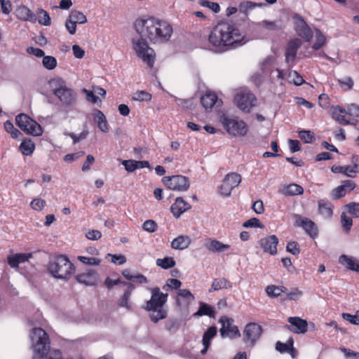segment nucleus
I'll use <instances>...</instances> for the list:
<instances>
[{
  "label": "nucleus",
  "instance_id": "nucleus-30",
  "mask_svg": "<svg viewBox=\"0 0 359 359\" xmlns=\"http://www.w3.org/2000/svg\"><path fill=\"white\" fill-rule=\"evenodd\" d=\"M318 212L325 218H330L333 215V205L327 200L320 199L318 201Z\"/></svg>",
  "mask_w": 359,
  "mask_h": 359
},
{
  "label": "nucleus",
  "instance_id": "nucleus-35",
  "mask_svg": "<svg viewBox=\"0 0 359 359\" xmlns=\"http://www.w3.org/2000/svg\"><path fill=\"white\" fill-rule=\"evenodd\" d=\"M19 149L23 155L30 156L35 149V144L31 140H24L21 142Z\"/></svg>",
  "mask_w": 359,
  "mask_h": 359
},
{
  "label": "nucleus",
  "instance_id": "nucleus-60",
  "mask_svg": "<svg viewBox=\"0 0 359 359\" xmlns=\"http://www.w3.org/2000/svg\"><path fill=\"white\" fill-rule=\"evenodd\" d=\"M346 209L349 214L359 217V203H350L346 205Z\"/></svg>",
  "mask_w": 359,
  "mask_h": 359
},
{
  "label": "nucleus",
  "instance_id": "nucleus-3",
  "mask_svg": "<svg viewBox=\"0 0 359 359\" xmlns=\"http://www.w3.org/2000/svg\"><path fill=\"white\" fill-rule=\"evenodd\" d=\"M30 339L33 349L32 359H63L60 350L50 348V339L43 329L33 328L30 332Z\"/></svg>",
  "mask_w": 359,
  "mask_h": 359
},
{
  "label": "nucleus",
  "instance_id": "nucleus-19",
  "mask_svg": "<svg viewBox=\"0 0 359 359\" xmlns=\"http://www.w3.org/2000/svg\"><path fill=\"white\" fill-rule=\"evenodd\" d=\"M76 279L86 285H95L98 281V274L95 270H89L86 273L78 274Z\"/></svg>",
  "mask_w": 359,
  "mask_h": 359
},
{
  "label": "nucleus",
  "instance_id": "nucleus-1",
  "mask_svg": "<svg viewBox=\"0 0 359 359\" xmlns=\"http://www.w3.org/2000/svg\"><path fill=\"white\" fill-rule=\"evenodd\" d=\"M134 29L140 36L133 40V47L138 57L147 63L149 68L154 65L156 53L147 41L152 44L166 43L170 39L173 29L170 22L154 16L138 18L134 22Z\"/></svg>",
  "mask_w": 359,
  "mask_h": 359
},
{
  "label": "nucleus",
  "instance_id": "nucleus-21",
  "mask_svg": "<svg viewBox=\"0 0 359 359\" xmlns=\"http://www.w3.org/2000/svg\"><path fill=\"white\" fill-rule=\"evenodd\" d=\"M205 247L213 253H219L224 252L230 248V245L228 244H224L222 242L216 240L209 238L204 244Z\"/></svg>",
  "mask_w": 359,
  "mask_h": 359
},
{
  "label": "nucleus",
  "instance_id": "nucleus-47",
  "mask_svg": "<svg viewBox=\"0 0 359 359\" xmlns=\"http://www.w3.org/2000/svg\"><path fill=\"white\" fill-rule=\"evenodd\" d=\"M4 128L6 132L10 133L11 137L13 139H17L20 135V132L19 131V130L15 128L13 123L10 121H6L4 123Z\"/></svg>",
  "mask_w": 359,
  "mask_h": 359
},
{
  "label": "nucleus",
  "instance_id": "nucleus-38",
  "mask_svg": "<svg viewBox=\"0 0 359 359\" xmlns=\"http://www.w3.org/2000/svg\"><path fill=\"white\" fill-rule=\"evenodd\" d=\"M303 193V187L297 184H290L287 185L285 189V194L287 196L300 195Z\"/></svg>",
  "mask_w": 359,
  "mask_h": 359
},
{
  "label": "nucleus",
  "instance_id": "nucleus-46",
  "mask_svg": "<svg viewBox=\"0 0 359 359\" xmlns=\"http://www.w3.org/2000/svg\"><path fill=\"white\" fill-rule=\"evenodd\" d=\"M42 63L43 67L48 70L54 69L57 64L55 57L49 55L43 56Z\"/></svg>",
  "mask_w": 359,
  "mask_h": 359
},
{
  "label": "nucleus",
  "instance_id": "nucleus-2",
  "mask_svg": "<svg viewBox=\"0 0 359 359\" xmlns=\"http://www.w3.org/2000/svg\"><path fill=\"white\" fill-rule=\"evenodd\" d=\"M245 36L236 25L222 21L213 26L208 35V42L219 51L232 50L243 45Z\"/></svg>",
  "mask_w": 359,
  "mask_h": 359
},
{
  "label": "nucleus",
  "instance_id": "nucleus-11",
  "mask_svg": "<svg viewBox=\"0 0 359 359\" xmlns=\"http://www.w3.org/2000/svg\"><path fill=\"white\" fill-rule=\"evenodd\" d=\"M219 323L222 324L219 331L222 337H228L235 339L241 337L238 327L233 325V320L232 318L227 316H222L219 320Z\"/></svg>",
  "mask_w": 359,
  "mask_h": 359
},
{
  "label": "nucleus",
  "instance_id": "nucleus-48",
  "mask_svg": "<svg viewBox=\"0 0 359 359\" xmlns=\"http://www.w3.org/2000/svg\"><path fill=\"white\" fill-rule=\"evenodd\" d=\"M262 25L264 28L270 31H276L281 29L280 21L263 20Z\"/></svg>",
  "mask_w": 359,
  "mask_h": 359
},
{
  "label": "nucleus",
  "instance_id": "nucleus-29",
  "mask_svg": "<svg viewBox=\"0 0 359 359\" xmlns=\"http://www.w3.org/2000/svg\"><path fill=\"white\" fill-rule=\"evenodd\" d=\"M339 262L345 265L346 267L351 271H355L359 273V260L348 255H341L339 257Z\"/></svg>",
  "mask_w": 359,
  "mask_h": 359
},
{
  "label": "nucleus",
  "instance_id": "nucleus-14",
  "mask_svg": "<svg viewBox=\"0 0 359 359\" xmlns=\"http://www.w3.org/2000/svg\"><path fill=\"white\" fill-rule=\"evenodd\" d=\"M278 241V238L276 235H271L260 239L259 245L264 252L268 253L270 255H275L277 254Z\"/></svg>",
  "mask_w": 359,
  "mask_h": 359
},
{
  "label": "nucleus",
  "instance_id": "nucleus-25",
  "mask_svg": "<svg viewBox=\"0 0 359 359\" xmlns=\"http://www.w3.org/2000/svg\"><path fill=\"white\" fill-rule=\"evenodd\" d=\"M332 115L334 120L343 125H348L351 120L347 119L346 109L340 106H335L332 108Z\"/></svg>",
  "mask_w": 359,
  "mask_h": 359
},
{
  "label": "nucleus",
  "instance_id": "nucleus-18",
  "mask_svg": "<svg viewBox=\"0 0 359 359\" xmlns=\"http://www.w3.org/2000/svg\"><path fill=\"white\" fill-rule=\"evenodd\" d=\"M190 208V204L185 201L183 198L177 197L175 203L171 205L170 211L175 217L179 218L182 214Z\"/></svg>",
  "mask_w": 359,
  "mask_h": 359
},
{
  "label": "nucleus",
  "instance_id": "nucleus-8",
  "mask_svg": "<svg viewBox=\"0 0 359 359\" xmlns=\"http://www.w3.org/2000/svg\"><path fill=\"white\" fill-rule=\"evenodd\" d=\"M162 183L168 189L177 191H187L190 187L189 179L182 175L165 176L162 178Z\"/></svg>",
  "mask_w": 359,
  "mask_h": 359
},
{
  "label": "nucleus",
  "instance_id": "nucleus-20",
  "mask_svg": "<svg viewBox=\"0 0 359 359\" xmlns=\"http://www.w3.org/2000/svg\"><path fill=\"white\" fill-rule=\"evenodd\" d=\"M295 30L297 34L306 41H310L313 38V33L311 29L303 19L297 23Z\"/></svg>",
  "mask_w": 359,
  "mask_h": 359
},
{
  "label": "nucleus",
  "instance_id": "nucleus-39",
  "mask_svg": "<svg viewBox=\"0 0 359 359\" xmlns=\"http://www.w3.org/2000/svg\"><path fill=\"white\" fill-rule=\"evenodd\" d=\"M124 285H128V289L125 291L123 297L120 302V306L123 307H126L127 309H130V305L128 304V301L130 297L131 290L134 288V285L131 283H128L127 282H123Z\"/></svg>",
  "mask_w": 359,
  "mask_h": 359
},
{
  "label": "nucleus",
  "instance_id": "nucleus-12",
  "mask_svg": "<svg viewBox=\"0 0 359 359\" xmlns=\"http://www.w3.org/2000/svg\"><path fill=\"white\" fill-rule=\"evenodd\" d=\"M256 97L252 93H242L237 94L234 97L236 106L243 111L249 112L255 106Z\"/></svg>",
  "mask_w": 359,
  "mask_h": 359
},
{
  "label": "nucleus",
  "instance_id": "nucleus-64",
  "mask_svg": "<svg viewBox=\"0 0 359 359\" xmlns=\"http://www.w3.org/2000/svg\"><path fill=\"white\" fill-rule=\"evenodd\" d=\"M65 27L72 35L74 34L76 31V23L74 20H72L69 16L65 22Z\"/></svg>",
  "mask_w": 359,
  "mask_h": 359
},
{
  "label": "nucleus",
  "instance_id": "nucleus-37",
  "mask_svg": "<svg viewBox=\"0 0 359 359\" xmlns=\"http://www.w3.org/2000/svg\"><path fill=\"white\" fill-rule=\"evenodd\" d=\"M152 95L146 90H137L133 95L132 100L138 102H150Z\"/></svg>",
  "mask_w": 359,
  "mask_h": 359
},
{
  "label": "nucleus",
  "instance_id": "nucleus-7",
  "mask_svg": "<svg viewBox=\"0 0 359 359\" xmlns=\"http://www.w3.org/2000/svg\"><path fill=\"white\" fill-rule=\"evenodd\" d=\"M219 121L226 132L235 137H244L248 132V128L245 122L238 117H229L222 114L219 117Z\"/></svg>",
  "mask_w": 359,
  "mask_h": 359
},
{
  "label": "nucleus",
  "instance_id": "nucleus-59",
  "mask_svg": "<svg viewBox=\"0 0 359 359\" xmlns=\"http://www.w3.org/2000/svg\"><path fill=\"white\" fill-rule=\"evenodd\" d=\"M289 77L292 79L293 83L297 86H299L305 82L303 77L297 71L290 72Z\"/></svg>",
  "mask_w": 359,
  "mask_h": 359
},
{
  "label": "nucleus",
  "instance_id": "nucleus-44",
  "mask_svg": "<svg viewBox=\"0 0 359 359\" xmlns=\"http://www.w3.org/2000/svg\"><path fill=\"white\" fill-rule=\"evenodd\" d=\"M69 16L72 20H74L76 24H84L87 22L86 16L81 11L76 10L72 11Z\"/></svg>",
  "mask_w": 359,
  "mask_h": 359
},
{
  "label": "nucleus",
  "instance_id": "nucleus-24",
  "mask_svg": "<svg viewBox=\"0 0 359 359\" xmlns=\"http://www.w3.org/2000/svg\"><path fill=\"white\" fill-rule=\"evenodd\" d=\"M16 16L23 21L34 22L36 20V15L25 6H20L17 8Z\"/></svg>",
  "mask_w": 359,
  "mask_h": 359
},
{
  "label": "nucleus",
  "instance_id": "nucleus-55",
  "mask_svg": "<svg viewBox=\"0 0 359 359\" xmlns=\"http://www.w3.org/2000/svg\"><path fill=\"white\" fill-rule=\"evenodd\" d=\"M243 226L245 228H252V227H258V228H264L263 224L261 223L260 220L256 217H252L246 222H245L243 224Z\"/></svg>",
  "mask_w": 359,
  "mask_h": 359
},
{
  "label": "nucleus",
  "instance_id": "nucleus-42",
  "mask_svg": "<svg viewBox=\"0 0 359 359\" xmlns=\"http://www.w3.org/2000/svg\"><path fill=\"white\" fill-rule=\"evenodd\" d=\"M38 22L39 24L45 26H49L51 20L49 14L45 10L41 8L37 12Z\"/></svg>",
  "mask_w": 359,
  "mask_h": 359
},
{
  "label": "nucleus",
  "instance_id": "nucleus-16",
  "mask_svg": "<svg viewBox=\"0 0 359 359\" xmlns=\"http://www.w3.org/2000/svg\"><path fill=\"white\" fill-rule=\"evenodd\" d=\"M355 187V183L351 180H345L342 184L334 188L330 194L334 200L339 199L346 196L348 192L353 191Z\"/></svg>",
  "mask_w": 359,
  "mask_h": 359
},
{
  "label": "nucleus",
  "instance_id": "nucleus-6",
  "mask_svg": "<svg viewBox=\"0 0 359 359\" xmlns=\"http://www.w3.org/2000/svg\"><path fill=\"white\" fill-rule=\"evenodd\" d=\"M48 271L57 278L69 279L74 273L75 267L67 256L61 255L49 263Z\"/></svg>",
  "mask_w": 359,
  "mask_h": 359
},
{
  "label": "nucleus",
  "instance_id": "nucleus-9",
  "mask_svg": "<svg viewBox=\"0 0 359 359\" xmlns=\"http://www.w3.org/2000/svg\"><path fill=\"white\" fill-rule=\"evenodd\" d=\"M241 182V175L236 172L227 174L222 180V184L219 188V192L221 195L229 196L235 187H238Z\"/></svg>",
  "mask_w": 359,
  "mask_h": 359
},
{
  "label": "nucleus",
  "instance_id": "nucleus-22",
  "mask_svg": "<svg viewBox=\"0 0 359 359\" xmlns=\"http://www.w3.org/2000/svg\"><path fill=\"white\" fill-rule=\"evenodd\" d=\"M217 329L215 326H210L204 332L202 339V344L203 348L201 351V354L204 355L207 353L210 344L211 340L217 335Z\"/></svg>",
  "mask_w": 359,
  "mask_h": 359
},
{
  "label": "nucleus",
  "instance_id": "nucleus-56",
  "mask_svg": "<svg viewBox=\"0 0 359 359\" xmlns=\"http://www.w3.org/2000/svg\"><path fill=\"white\" fill-rule=\"evenodd\" d=\"M341 222L346 231H348L353 225L352 218L348 217L344 212L341 215Z\"/></svg>",
  "mask_w": 359,
  "mask_h": 359
},
{
  "label": "nucleus",
  "instance_id": "nucleus-62",
  "mask_svg": "<svg viewBox=\"0 0 359 359\" xmlns=\"http://www.w3.org/2000/svg\"><path fill=\"white\" fill-rule=\"evenodd\" d=\"M122 165L128 172H133L137 169V163L135 160H124L122 161Z\"/></svg>",
  "mask_w": 359,
  "mask_h": 359
},
{
  "label": "nucleus",
  "instance_id": "nucleus-17",
  "mask_svg": "<svg viewBox=\"0 0 359 359\" xmlns=\"http://www.w3.org/2000/svg\"><path fill=\"white\" fill-rule=\"evenodd\" d=\"M302 42L299 39H294L290 41L285 48V62L287 64H292L294 62L297 50L299 48Z\"/></svg>",
  "mask_w": 359,
  "mask_h": 359
},
{
  "label": "nucleus",
  "instance_id": "nucleus-58",
  "mask_svg": "<svg viewBox=\"0 0 359 359\" xmlns=\"http://www.w3.org/2000/svg\"><path fill=\"white\" fill-rule=\"evenodd\" d=\"M82 92L86 95L87 101L92 104H97L98 102H101L100 98L95 95L93 91L83 88Z\"/></svg>",
  "mask_w": 359,
  "mask_h": 359
},
{
  "label": "nucleus",
  "instance_id": "nucleus-43",
  "mask_svg": "<svg viewBox=\"0 0 359 359\" xmlns=\"http://www.w3.org/2000/svg\"><path fill=\"white\" fill-rule=\"evenodd\" d=\"M326 41L325 36L319 29L316 30V41L312 46V48L315 50H319L325 44Z\"/></svg>",
  "mask_w": 359,
  "mask_h": 359
},
{
  "label": "nucleus",
  "instance_id": "nucleus-54",
  "mask_svg": "<svg viewBox=\"0 0 359 359\" xmlns=\"http://www.w3.org/2000/svg\"><path fill=\"white\" fill-rule=\"evenodd\" d=\"M142 229L149 233L155 232L158 229V225L154 220H146L142 224Z\"/></svg>",
  "mask_w": 359,
  "mask_h": 359
},
{
  "label": "nucleus",
  "instance_id": "nucleus-34",
  "mask_svg": "<svg viewBox=\"0 0 359 359\" xmlns=\"http://www.w3.org/2000/svg\"><path fill=\"white\" fill-rule=\"evenodd\" d=\"M26 133L31 134L34 136H40L43 133L41 126L34 120L31 119L27 124V127L23 130Z\"/></svg>",
  "mask_w": 359,
  "mask_h": 359
},
{
  "label": "nucleus",
  "instance_id": "nucleus-10",
  "mask_svg": "<svg viewBox=\"0 0 359 359\" xmlns=\"http://www.w3.org/2000/svg\"><path fill=\"white\" fill-rule=\"evenodd\" d=\"M263 330L261 325L256 323H248L243 330V341L253 346L256 341L259 339Z\"/></svg>",
  "mask_w": 359,
  "mask_h": 359
},
{
  "label": "nucleus",
  "instance_id": "nucleus-51",
  "mask_svg": "<svg viewBox=\"0 0 359 359\" xmlns=\"http://www.w3.org/2000/svg\"><path fill=\"white\" fill-rule=\"evenodd\" d=\"M342 318L353 325H359V311H357L354 315L348 313H343Z\"/></svg>",
  "mask_w": 359,
  "mask_h": 359
},
{
  "label": "nucleus",
  "instance_id": "nucleus-61",
  "mask_svg": "<svg viewBox=\"0 0 359 359\" xmlns=\"http://www.w3.org/2000/svg\"><path fill=\"white\" fill-rule=\"evenodd\" d=\"M78 259L82 263L88 265H99L100 264V260L95 257L79 256Z\"/></svg>",
  "mask_w": 359,
  "mask_h": 359
},
{
  "label": "nucleus",
  "instance_id": "nucleus-33",
  "mask_svg": "<svg viewBox=\"0 0 359 359\" xmlns=\"http://www.w3.org/2000/svg\"><path fill=\"white\" fill-rule=\"evenodd\" d=\"M232 287V284L225 278H215L212 281L211 289L209 292L219 290L221 289H229Z\"/></svg>",
  "mask_w": 359,
  "mask_h": 359
},
{
  "label": "nucleus",
  "instance_id": "nucleus-31",
  "mask_svg": "<svg viewBox=\"0 0 359 359\" xmlns=\"http://www.w3.org/2000/svg\"><path fill=\"white\" fill-rule=\"evenodd\" d=\"M191 243V239L187 236H179L171 243V247L175 250H184L189 247Z\"/></svg>",
  "mask_w": 359,
  "mask_h": 359
},
{
  "label": "nucleus",
  "instance_id": "nucleus-49",
  "mask_svg": "<svg viewBox=\"0 0 359 359\" xmlns=\"http://www.w3.org/2000/svg\"><path fill=\"white\" fill-rule=\"evenodd\" d=\"M299 137L305 143H312L315 140L313 132L310 130H302L299 133Z\"/></svg>",
  "mask_w": 359,
  "mask_h": 359
},
{
  "label": "nucleus",
  "instance_id": "nucleus-26",
  "mask_svg": "<svg viewBox=\"0 0 359 359\" xmlns=\"http://www.w3.org/2000/svg\"><path fill=\"white\" fill-rule=\"evenodd\" d=\"M346 114V118L351 120L350 124L355 125L359 129V119H356L359 117V107L354 104H351L347 107ZM357 141L358 144L359 145V136L358 137Z\"/></svg>",
  "mask_w": 359,
  "mask_h": 359
},
{
  "label": "nucleus",
  "instance_id": "nucleus-32",
  "mask_svg": "<svg viewBox=\"0 0 359 359\" xmlns=\"http://www.w3.org/2000/svg\"><path fill=\"white\" fill-rule=\"evenodd\" d=\"M199 305V309L194 313V316H207L210 318H215V310L213 306L204 302H200Z\"/></svg>",
  "mask_w": 359,
  "mask_h": 359
},
{
  "label": "nucleus",
  "instance_id": "nucleus-40",
  "mask_svg": "<svg viewBox=\"0 0 359 359\" xmlns=\"http://www.w3.org/2000/svg\"><path fill=\"white\" fill-rule=\"evenodd\" d=\"M294 341L292 338H290L287 343H282L280 341H278L276 345V348L280 353H287L290 351H292L293 348Z\"/></svg>",
  "mask_w": 359,
  "mask_h": 359
},
{
  "label": "nucleus",
  "instance_id": "nucleus-36",
  "mask_svg": "<svg viewBox=\"0 0 359 359\" xmlns=\"http://www.w3.org/2000/svg\"><path fill=\"white\" fill-rule=\"evenodd\" d=\"M287 289L284 286H277L274 285H268L266 287V292L271 297H278L282 293L286 292Z\"/></svg>",
  "mask_w": 359,
  "mask_h": 359
},
{
  "label": "nucleus",
  "instance_id": "nucleus-63",
  "mask_svg": "<svg viewBox=\"0 0 359 359\" xmlns=\"http://www.w3.org/2000/svg\"><path fill=\"white\" fill-rule=\"evenodd\" d=\"M84 155L85 152L82 151L74 154H68L64 156V161L67 163H71L81 157H83Z\"/></svg>",
  "mask_w": 359,
  "mask_h": 359
},
{
  "label": "nucleus",
  "instance_id": "nucleus-4",
  "mask_svg": "<svg viewBox=\"0 0 359 359\" xmlns=\"http://www.w3.org/2000/svg\"><path fill=\"white\" fill-rule=\"evenodd\" d=\"M151 299L147 301L144 309L147 311H154L149 317L151 320L157 323L159 320L165 319L168 316V312L163 309L164 304L168 301V294L161 292L158 287L151 288Z\"/></svg>",
  "mask_w": 359,
  "mask_h": 359
},
{
  "label": "nucleus",
  "instance_id": "nucleus-15",
  "mask_svg": "<svg viewBox=\"0 0 359 359\" xmlns=\"http://www.w3.org/2000/svg\"><path fill=\"white\" fill-rule=\"evenodd\" d=\"M287 322L290 325H285V329L296 334H304L307 332L308 323L306 320L299 317H290Z\"/></svg>",
  "mask_w": 359,
  "mask_h": 359
},
{
  "label": "nucleus",
  "instance_id": "nucleus-41",
  "mask_svg": "<svg viewBox=\"0 0 359 359\" xmlns=\"http://www.w3.org/2000/svg\"><path fill=\"white\" fill-rule=\"evenodd\" d=\"M156 265L161 266L162 269H168L175 265V261L172 257H167L163 259H157Z\"/></svg>",
  "mask_w": 359,
  "mask_h": 359
},
{
  "label": "nucleus",
  "instance_id": "nucleus-52",
  "mask_svg": "<svg viewBox=\"0 0 359 359\" xmlns=\"http://www.w3.org/2000/svg\"><path fill=\"white\" fill-rule=\"evenodd\" d=\"M46 201L40 198L33 199L30 203L31 208L36 211L42 210L46 206Z\"/></svg>",
  "mask_w": 359,
  "mask_h": 359
},
{
  "label": "nucleus",
  "instance_id": "nucleus-53",
  "mask_svg": "<svg viewBox=\"0 0 359 359\" xmlns=\"http://www.w3.org/2000/svg\"><path fill=\"white\" fill-rule=\"evenodd\" d=\"M177 295L184 299L187 304L191 303L195 299L194 295L187 289H179Z\"/></svg>",
  "mask_w": 359,
  "mask_h": 359
},
{
  "label": "nucleus",
  "instance_id": "nucleus-23",
  "mask_svg": "<svg viewBox=\"0 0 359 359\" xmlns=\"http://www.w3.org/2000/svg\"><path fill=\"white\" fill-rule=\"evenodd\" d=\"M201 103L205 110H211L214 105L222 103L218 100L217 95L215 93L206 92L201 97Z\"/></svg>",
  "mask_w": 359,
  "mask_h": 359
},
{
  "label": "nucleus",
  "instance_id": "nucleus-45",
  "mask_svg": "<svg viewBox=\"0 0 359 359\" xmlns=\"http://www.w3.org/2000/svg\"><path fill=\"white\" fill-rule=\"evenodd\" d=\"M32 118L25 114H20L15 118L16 124L21 129L24 130L27 127V124Z\"/></svg>",
  "mask_w": 359,
  "mask_h": 359
},
{
  "label": "nucleus",
  "instance_id": "nucleus-5",
  "mask_svg": "<svg viewBox=\"0 0 359 359\" xmlns=\"http://www.w3.org/2000/svg\"><path fill=\"white\" fill-rule=\"evenodd\" d=\"M50 85L53 88V93L57 97L62 105L69 107L76 103V93L66 85L65 80L61 78L54 79L50 81Z\"/></svg>",
  "mask_w": 359,
  "mask_h": 359
},
{
  "label": "nucleus",
  "instance_id": "nucleus-28",
  "mask_svg": "<svg viewBox=\"0 0 359 359\" xmlns=\"http://www.w3.org/2000/svg\"><path fill=\"white\" fill-rule=\"evenodd\" d=\"M32 257V253H17L8 257V263L12 268L18 267L19 264L24 263Z\"/></svg>",
  "mask_w": 359,
  "mask_h": 359
},
{
  "label": "nucleus",
  "instance_id": "nucleus-50",
  "mask_svg": "<svg viewBox=\"0 0 359 359\" xmlns=\"http://www.w3.org/2000/svg\"><path fill=\"white\" fill-rule=\"evenodd\" d=\"M359 172V165L355 163L352 165L345 166L344 175L350 177H355L356 174Z\"/></svg>",
  "mask_w": 359,
  "mask_h": 359
},
{
  "label": "nucleus",
  "instance_id": "nucleus-57",
  "mask_svg": "<svg viewBox=\"0 0 359 359\" xmlns=\"http://www.w3.org/2000/svg\"><path fill=\"white\" fill-rule=\"evenodd\" d=\"M286 250L288 252L294 255H297L300 253L299 245L296 241L288 242L286 246Z\"/></svg>",
  "mask_w": 359,
  "mask_h": 359
},
{
  "label": "nucleus",
  "instance_id": "nucleus-13",
  "mask_svg": "<svg viewBox=\"0 0 359 359\" xmlns=\"http://www.w3.org/2000/svg\"><path fill=\"white\" fill-rule=\"evenodd\" d=\"M295 223L297 226L302 227L311 238L314 239L318 236V226L311 219L299 215H295Z\"/></svg>",
  "mask_w": 359,
  "mask_h": 359
},
{
  "label": "nucleus",
  "instance_id": "nucleus-27",
  "mask_svg": "<svg viewBox=\"0 0 359 359\" xmlns=\"http://www.w3.org/2000/svg\"><path fill=\"white\" fill-rule=\"evenodd\" d=\"M94 120L97 123L99 129L103 133L109 132V125L105 115L97 109L93 110Z\"/></svg>",
  "mask_w": 359,
  "mask_h": 359
}]
</instances>
